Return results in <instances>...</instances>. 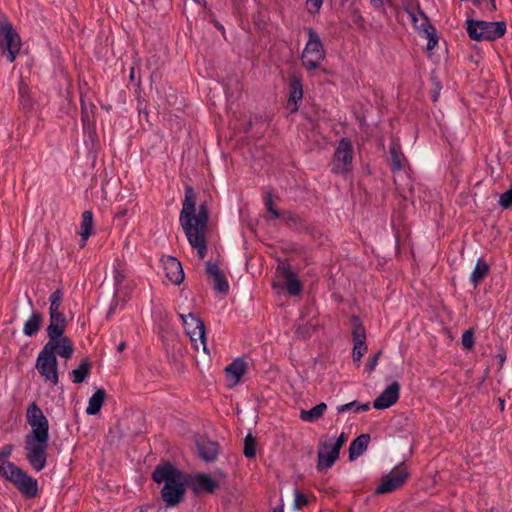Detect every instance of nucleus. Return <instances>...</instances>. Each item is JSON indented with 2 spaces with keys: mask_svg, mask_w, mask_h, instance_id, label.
I'll list each match as a JSON object with an SVG mask.
<instances>
[{
  "mask_svg": "<svg viewBox=\"0 0 512 512\" xmlns=\"http://www.w3.org/2000/svg\"><path fill=\"white\" fill-rule=\"evenodd\" d=\"M196 199L192 187L185 188V196L182 203L179 221L192 248L197 250L198 257L204 259L207 254V224L208 210L205 205H200L195 214Z\"/></svg>",
  "mask_w": 512,
  "mask_h": 512,
  "instance_id": "1",
  "label": "nucleus"
},
{
  "mask_svg": "<svg viewBox=\"0 0 512 512\" xmlns=\"http://www.w3.org/2000/svg\"><path fill=\"white\" fill-rule=\"evenodd\" d=\"M152 479L157 484H163L161 497L167 506L173 507L182 501L187 478L170 462L158 464L152 473Z\"/></svg>",
  "mask_w": 512,
  "mask_h": 512,
  "instance_id": "2",
  "label": "nucleus"
},
{
  "mask_svg": "<svg viewBox=\"0 0 512 512\" xmlns=\"http://www.w3.org/2000/svg\"><path fill=\"white\" fill-rule=\"evenodd\" d=\"M13 450L12 444L0 448V476L12 483L25 498H35L39 492L38 481L10 461Z\"/></svg>",
  "mask_w": 512,
  "mask_h": 512,
  "instance_id": "3",
  "label": "nucleus"
},
{
  "mask_svg": "<svg viewBox=\"0 0 512 512\" xmlns=\"http://www.w3.org/2000/svg\"><path fill=\"white\" fill-rule=\"evenodd\" d=\"M305 31L308 35V41L302 51L301 62L302 66L308 72H311L321 67L326 52L317 32L311 27L306 28Z\"/></svg>",
  "mask_w": 512,
  "mask_h": 512,
  "instance_id": "4",
  "label": "nucleus"
},
{
  "mask_svg": "<svg viewBox=\"0 0 512 512\" xmlns=\"http://www.w3.org/2000/svg\"><path fill=\"white\" fill-rule=\"evenodd\" d=\"M466 24L468 36L475 41H493L506 32V24L503 21L487 22L468 19Z\"/></svg>",
  "mask_w": 512,
  "mask_h": 512,
  "instance_id": "5",
  "label": "nucleus"
},
{
  "mask_svg": "<svg viewBox=\"0 0 512 512\" xmlns=\"http://www.w3.org/2000/svg\"><path fill=\"white\" fill-rule=\"evenodd\" d=\"M48 447L49 439L37 440L25 437V457L31 468L36 472H40L46 467Z\"/></svg>",
  "mask_w": 512,
  "mask_h": 512,
  "instance_id": "6",
  "label": "nucleus"
},
{
  "mask_svg": "<svg viewBox=\"0 0 512 512\" xmlns=\"http://www.w3.org/2000/svg\"><path fill=\"white\" fill-rule=\"evenodd\" d=\"M354 149L350 139L342 138L334 151L331 172L346 176L353 169Z\"/></svg>",
  "mask_w": 512,
  "mask_h": 512,
  "instance_id": "7",
  "label": "nucleus"
},
{
  "mask_svg": "<svg viewBox=\"0 0 512 512\" xmlns=\"http://www.w3.org/2000/svg\"><path fill=\"white\" fill-rule=\"evenodd\" d=\"M20 46V37L13 26L8 22L2 23L0 25V50L8 62L15 61Z\"/></svg>",
  "mask_w": 512,
  "mask_h": 512,
  "instance_id": "8",
  "label": "nucleus"
},
{
  "mask_svg": "<svg viewBox=\"0 0 512 512\" xmlns=\"http://www.w3.org/2000/svg\"><path fill=\"white\" fill-rule=\"evenodd\" d=\"M27 423L31 427V432L25 437L40 439H49V423L36 403H31L26 411Z\"/></svg>",
  "mask_w": 512,
  "mask_h": 512,
  "instance_id": "9",
  "label": "nucleus"
},
{
  "mask_svg": "<svg viewBox=\"0 0 512 512\" xmlns=\"http://www.w3.org/2000/svg\"><path fill=\"white\" fill-rule=\"evenodd\" d=\"M408 477L409 472L404 464L394 467L387 475L381 478V483L376 488L375 494H387L399 489Z\"/></svg>",
  "mask_w": 512,
  "mask_h": 512,
  "instance_id": "10",
  "label": "nucleus"
},
{
  "mask_svg": "<svg viewBox=\"0 0 512 512\" xmlns=\"http://www.w3.org/2000/svg\"><path fill=\"white\" fill-rule=\"evenodd\" d=\"M35 367L46 382H50L53 385L58 384V361L56 356L41 349L37 356Z\"/></svg>",
  "mask_w": 512,
  "mask_h": 512,
  "instance_id": "11",
  "label": "nucleus"
},
{
  "mask_svg": "<svg viewBox=\"0 0 512 512\" xmlns=\"http://www.w3.org/2000/svg\"><path fill=\"white\" fill-rule=\"evenodd\" d=\"M180 318L191 341L196 343L199 340L203 351L208 354L205 326L202 320L192 313L180 314Z\"/></svg>",
  "mask_w": 512,
  "mask_h": 512,
  "instance_id": "12",
  "label": "nucleus"
},
{
  "mask_svg": "<svg viewBox=\"0 0 512 512\" xmlns=\"http://www.w3.org/2000/svg\"><path fill=\"white\" fill-rule=\"evenodd\" d=\"M42 349L51 355L56 357L60 356L61 358L68 360L74 353V344L66 335L50 337Z\"/></svg>",
  "mask_w": 512,
  "mask_h": 512,
  "instance_id": "13",
  "label": "nucleus"
},
{
  "mask_svg": "<svg viewBox=\"0 0 512 512\" xmlns=\"http://www.w3.org/2000/svg\"><path fill=\"white\" fill-rule=\"evenodd\" d=\"M277 273L282 278L286 290L291 296H298L302 292L303 284L291 270L289 263L286 261L279 262Z\"/></svg>",
  "mask_w": 512,
  "mask_h": 512,
  "instance_id": "14",
  "label": "nucleus"
},
{
  "mask_svg": "<svg viewBox=\"0 0 512 512\" xmlns=\"http://www.w3.org/2000/svg\"><path fill=\"white\" fill-rule=\"evenodd\" d=\"M289 98L287 102V109L290 113L298 111L303 99V83L302 77L297 74H292L288 79Z\"/></svg>",
  "mask_w": 512,
  "mask_h": 512,
  "instance_id": "15",
  "label": "nucleus"
},
{
  "mask_svg": "<svg viewBox=\"0 0 512 512\" xmlns=\"http://www.w3.org/2000/svg\"><path fill=\"white\" fill-rule=\"evenodd\" d=\"M400 397V384L397 381L392 382L384 391L373 401L376 409H387L394 405Z\"/></svg>",
  "mask_w": 512,
  "mask_h": 512,
  "instance_id": "16",
  "label": "nucleus"
},
{
  "mask_svg": "<svg viewBox=\"0 0 512 512\" xmlns=\"http://www.w3.org/2000/svg\"><path fill=\"white\" fill-rule=\"evenodd\" d=\"M340 450L336 449L331 443L324 442L318 450L317 469L324 471L331 468L339 458Z\"/></svg>",
  "mask_w": 512,
  "mask_h": 512,
  "instance_id": "17",
  "label": "nucleus"
},
{
  "mask_svg": "<svg viewBox=\"0 0 512 512\" xmlns=\"http://www.w3.org/2000/svg\"><path fill=\"white\" fill-rule=\"evenodd\" d=\"M197 450L202 460L205 462H213L217 459L219 446L214 441L201 439L197 441Z\"/></svg>",
  "mask_w": 512,
  "mask_h": 512,
  "instance_id": "18",
  "label": "nucleus"
},
{
  "mask_svg": "<svg viewBox=\"0 0 512 512\" xmlns=\"http://www.w3.org/2000/svg\"><path fill=\"white\" fill-rule=\"evenodd\" d=\"M67 324H68V321L64 314L49 315V324L46 329L48 338L60 337V336L65 335V330L67 328Z\"/></svg>",
  "mask_w": 512,
  "mask_h": 512,
  "instance_id": "19",
  "label": "nucleus"
},
{
  "mask_svg": "<svg viewBox=\"0 0 512 512\" xmlns=\"http://www.w3.org/2000/svg\"><path fill=\"white\" fill-rule=\"evenodd\" d=\"M248 365L247 363L241 359L237 358L233 360L226 368L225 372L228 377H231L233 379V383L230 384V386L237 385L242 376L247 372Z\"/></svg>",
  "mask_w": 512,
  "mask_h": 512,
  "instance_id": "20",
  "label": "nucleus"
},
{
  "mask_svg": "<svg viewBox=\"0 0 512 512\" xmlns=\"http://www.w3.org/2000/svg\"><path fill=\"white\" fill-rule=\"evenodd\" d=\"M165 265L168 279L179 285L184 280V272L180 261L174 257H169Z\"/></svg>",
  "mask_w": 512,
  "mask_h": 512,
  "instance_id": "21",
  "label": "nucleus"
},
{
  "mask_svg": "<svg viewBox=\"0 0 512 512\" xmlns=\"http://www.w3.org/2000/svg\"><path fill=\"white\" fill-rule=\"evenodd\" d=\"M370 441V436L368 434H361L357 438H355L349 446V459L350 461L355 460L363 452L367 449Z\"/></svg>",
  "mask_w": 512,
  "mask_h": 512,
  "instance_id": "22",
  "label": "nucleus"
},
{
  "mask_svg": "<svg viewBox=\"0 0 512 512\" xmlns=\"http://www.w3.org/2000/svg\"><path fill=\"white\" fill-rule=\"evenodd\" d=\"M43 323V315L40 312H32L29 318L24 322L23 333L28 337L35 336Z\"/></svg>",
  "mask_w": 512,
  "mask_h": 512,
  "instance_id": "23",
  "label": "nucleus"
},
{
  "mask_svg": "<svg viewBox=\"0 0 512 512\" xmlns=\"http://www.w3.org/2000/svg\"><path fill=\"white\" fill-rule=\"evenodd\" d=\"M489 273V265L482 259L479 258L475 264V267L470 275V283L474 288H477L478 285L485 279V277Z\"/></svg>",
  "mask_w": 512,
  "mask_h": 512,
  "instance_id": "24",
  "label": "nucleus"
},
{
  "mask_svg": "<svg viewBox=\"0 0 512 512\" xmlns=\"http://www.w3.org/2000/svg\"><path fill=\"white\" fill-rule=\"evenodd\" d=\"M420 34L428 40L427 50H433L438 44V37L435 28L429 23L428 19H424L419 25Z\"/></svg>",
  "mask_w": 512,
  "mask_h": 512,
  "instance_id": "25",
  "label": "nucleus"
},
{
  "mask_svg": "<svg viewBox=\"0 0 512 512\" xmlns=\"http://www.w3.org/2000/svg\"><path fill=\"white\" fill-rule=\"evenodd\" d=\"M405 157L401 152L400 145L393 142L390 147V165L393 171H401L405 167Z\"/></svg>",
  "mask_w": 512,
  "mask_h": 512,
  "instance_id": "26",
  "label": "nucleus"
},
{
  "mask_svg": "<svg viewBox=\"0 0 512 512\" xmlns=\"http://www.w3.org/2000/svg\"><path fill=\"white\" fill-rule=\"evenodd\" d=\"M106 396V392L104 389H98L90 398L88 402V406L86 408V413L88 415H96L104 402Z\"/></svg>",
  "mask_w": 512,
  "mask_h": 512,
  "instance_id": "27",
  "label": "nucleus"
},
{
  "mask_svg": "<svg viewBox=\"0 0 512 512\" xmlns=\"http://www.w3.org/2000/svg\"><path fill=\"white\" fill-rule=\"evenodd\" d=\"M93 228V213L90 210H86L82 213L81 220V231L80 236L83 241L82 247L85 245V242L89 239L92 233Z\"/></svg>",
  "mask_w": 512,
  "mask_h": 512,
  "instance_id": "28",
  "label": "nucleus"
},
{
  "mask_svg": "<svg viewBox=\"0 0 512 512\" xmlns=\"http://www.w3.org/2000/svg\"><path fill=\"white\" fill-rule=\"evenodd\" d=\"M91 367H92V365H91L90 361L87 358L84 359L80 363L78 368L73 369L71 371V375L73 376V383H75V384L82 383L89 376Z\"/></svg>",
  "mask_w": 512,
  "mask_h": 512,
  "instance_id": "29",
  "label": "nucleus"
},
{
  "mask_svg": "<svg viewBox=\"0 0 512 512\" xmlns=\"http://www.w3.org/2000/svg\"><path fill=\"white\" fill-rule=\"evenodd\" d=\"M326 409H327V405L322 402V403L314 406L312 409H310L308 411L301 410L300 418L306 422H315L320 417H322V415L324 414Z\"/></svg>",
  "mask_w": 512,
  "mask_h": 512,
  "instance_id": "30",
  "label": "nucleus"
},
{
  "mask_svg": "<svg viewBox=\"0 0 512 512\" xmlns=\"http://www.w3.org/2000/svg\"><path fill=\"white\" fill-rule=\"evenodd\" d=\"M351 325L353 342H366V332L360 318L352 316Z\"/></svg>",
  "mask_w": 512,
  "mask_h": 512,
  "instance_id": "31",
  "label": "nucleus"
},
{
  "mask_svg": "<svg viewBox=\"0 0 512 512\" xmlns=\"http://www.w3.org/2000/svg\"><path fill=\"white\" fill-rule=\"evenodd\" d=\"M369 409H370L369 403H360L356 400L337 407L338 413L350 412V411L358 413V412L368 411Z\"/></svg>",
  "mask_w": 512,
  "mask_h": 512,
  "instance_id": "32",
  "label": "nucleus"
},
{
  "mask_svg": "<svg viewBox=\"0 0 512 512\" xmlns=\"http://www.w3.org/2000/svg\"><path fill=\"white\" fill-rule=\"evenodd\" d=\"M196 480L198 486L209 493H213L218 486L217 482L206 474H199Z\"/></svg>",
  "mask_w": 512,
  "mask_h": 512,
  "instance_id": "33",
  "label": "nucleus"
},
{
  "mask_svg": "<svg viewBox=\"0 0 512 512\" xmlns=\"http://www.w3.org/2000/svg\"><path fill=\"white\" fill-rule=\"evenodd\" d=\"M404 10L408 15L419 13L421 16V22L424 19H428L424 11L421 9L420 4L417 0H408L404 3Z\"/></svg>",
  "mask_w": 512,
  "mask_h": 512,
  "instance_id": "34",
  "label": "nucleus"
},
{
  "mask_svg": "<svg viewBox=\"0 0 512 512\" xmlns=\"http://www.w3.org/2000/svg\"><path fill=\"white\" fill-rule=\"evenodd\" d=\"M243 453L247 458H254L256 455V441L251 434H248L244 439Z\"/></svg>",
  "mask_w": 512,
  "mask_h": 512,
  "instance_id": "35",
  "label": "nucleus"
},
{
  "mask_svg": "<svg viewBox=\"0 0 512 512\" xmlns=\"http://www.w3.org/2000/svg\"><path fill=\"white\" fill-rule=\"evenodd\" d=\"M212 279L214 282L213 287L216 291L224 294L229 291V283L224 273Z\"/></svg>",
  "mask_w": 512,
  "mask_h": 512,
  "instance_id": "36",
  "label": "nucleus"
},
{
  "mask_svg": "<svg viewBox=\"0 0 512 512\" xmlns=\"http://www.w3.org/2000/svg\"><path fill=\"white\" fill-rule=\"evenodd\" d=\"M353 344V361L359 363L361 358L367 352L368 347L366 342H353Z\"/></svg>",
  "mask_w": 512,
  "mask_h": 512,
  "instance_id": "37",
  "label": "nucleus"
},
{
  "mask_svg": "<svg viewBox=\"0 0 512 512\" xmlns=\"http://www.w3.org/2000/svg\"><path fill=\"white\" fill-rule=\"evenodd\" d=\"M308 505V498L305 494L301 493L299 490H294V501L293 506L296 510H301L305 506Z\"/></svg>",
  "mask_w": 512,
  "mask_h": 512,
  "instance_id": "38",
  "label": "nucleus"
},
{
  "mask_svg": "<svg viewBox=\"0 0 512 512\" xmlns=\"http://www.w3.org/2000/svg\"><path fill=\"white\" fill-rule=\"evenodd\" d=\"M264 205L267 211L270 213L271 218H280L281 213L273 207V200L270 193H266L264 196Z\"/></svg>",
  "mask_w": 512,
  "mask_h": 512,
  "instance_id": "39",
  "label": "nucleus"
},
{
  "mask_svg": "<svg viewBox=\"0 0 512 512\" xmlns=\"http://www.w3.org/2000/svg\"><path fill=\"white\" fill-rule=\"evenodd\" d=\"M462 346L465 349H471L475 344L474 332L472 329L464 331L461 338Z\"/></svg>",
  "mask_w": 512,
  "mask_h": 512,
  "instance_id": "40",
  "label": "nucleus"
},
{
  "mask_svg": "<svg viewBox=\"0 0 512 512\" xmlns=\"http://www.w3.org/2000/svg\"><path fill=\"white\" fill-rule=\"evenodd\" d=\"M499 204L504 209L512 207V188L501 194Z\"/></svg>",
  "mask_w": 512,
  "mask_h": 512,
  "instance_id": "41",
  "label": "nucleus"
},
{
  "mask_svg": "<svg viewBox=\"0 0 512 512\" xmlns=\"http://www.w3.org/2000/svg\"><path fill=\"white\" fill-rule=\"evenodd\" d=\"M322 4H323V0H307L306 1L307 11L310 14H317L321 9Z\"/></svg>",
  "mask_w": 512,
  "mask_h": 512,
  "instance_id": "42",
  "label": "nucleus"
},
{
  "mask_svg": "<svg viewBox=\"0 0 512 512\" xmlns=\"http://www.w3.org/2000/svg\"><path fill=\"white\" fill-rule=\"evenodd\" d=\"M206 273L211 278H214V277H217V276L223 274V272L221 271L219 266L216 263H212L210 261H208L206 263Z\"/></svg>",
  "mask_w": 512,
  "mask_h": 512,
  "instance_id": "43",
  "label": "nucleus"
},
{
  "mask_svg": "<svg viewBox=\"0 0 512 512\" xmlns=\"http://www.w3.org/2000/svg\"><path fill=\"white\" fill-rule=\"evenodd\" d=\"M380 356H381V351H379L378 353H376L374 356L372 357H369L368 361H367V364L365 366V370L368 372V373H371L372 371L375 370V368L377 367L378 365V362H379V359H380Z\"/></svg>",
  "mask_w": 512,
  "mask_h": 512,
  "instance_id": "44",
  "label": "nucleus"
},
{
  "mask_svg": "<svg viewBox=\"0 0 512 512\" xmlns=\"http://www.w3.org/2000/svg\"><path fill=\"white\" fill-rule=\"evenodd\" d=\"M476 5H483L488 11L496 10L495 0H474Z\"/></svg>",
  "mask_w": 512,
  "mask_h": 512,
  "instance_id": "45",
  "label": "nucleus"
},
{
  "mask_svg": "<svg viewBox=\"0 0 512 512\" xmlns=\"http://www.w3.org/2000/svg\"><path fill=\"white\" fill-rule=\"evenodd\" d=\"M63 292L61 289H56L49 296V303H62Z\"/></svg>",
  "mask_w": 512,
  "mask_h": 512,
  "instance_id": "46",
  "label": "nucleus"
},
{
  "mask_svg": "<svg viewBox=\"0 0 512 512\" xmlns=\"http://www.w3.org/2000/svg\"><path fill=\"white\" fill-rule=\"evenodd\" d=\"M348 440V435L345 432H342L334 443H331L336 449L341 450L342 446Z\"/></svg>",
  "mask_w": 512,
  "mask_h": 512,
  "instance_id": "47",
  "label": "nucleus"
},
{
  "mask_svg": "<svg viewBox=\"0 0 512 512\" xmlns=\"http://www.w3.org/2000/svg\"><path fill=\"white\" fill-rule=\"evenodd\" d=\"M62 303H50L49 315H60L64 314L61 310Z\"/></svg>",
  "mask_w": 512,
  "mask_h": 512,
  "instance_id": "48",
  "label": "nucleus"
},
{
  "mask_svg": "<svg viewBox=\"0 0 512 512\" xmlns=\"http://www.w3.org/2000/svg\"><path fill=\"white\" fill-rule=\"evenodd\" d=\"M125 276L123 274L122 271H120L119 269H115L114 271V281H115V286L116 287H119L123 280H124Z\"/></svg>",
  "mask_w": 512,
  "mask_h": 512,
  "instance_id": "49",
  "label": "nucleus"
},
{
  "mask_svg": "<svg viewBox=\"0 0 512 512\" xmlns=\"http://www.w3.org/2000/svg\"><path fill=\"white\" fill-rule=\"evenodd\" d=\"M409 17H410V20H411L414 28L416 30H418V32L420 33V28H419L420 23H418V22H419V17L421 18V16L419 15V13H414L412 15H409Z\"/></svg>",
  "mask_w": 512,
  "mask_h": 512,
  "instance_id": "50",
  "label": "nucleus"
},
{
  "mask_svg": "<svg viewBox=\"0 0 512 512\" xmlns=\"http://www.w3.org/2000/svg\"><path fill=\"white\" fill-rule=\"evenodd\" d=\"M280 217H282V220L284 222H288V221L295 222L296 221V216L293 215L291 212H288V211H285V212L281 213Z\"/></svg>",
  "mask_w": 512,
  "mask_h": 512,
  "instance_id": "51",
  "label": "nucleus"
},
{
  "mask_svg": "<svg viewBox=\"0 0 512 512\" xmlns=\"http://www.w3.org/2000/svg\"><path fill=\"white\" fill-rule=\"evenodd\" d=\"M370 1H371V4L373 5V7H375V8H382L384 6L383 0H370Z\"/></svg>",
  "mask_w": 512,
  "mask_h": 512,
  "instance_id": "52",
  "label": "nucleus"
},
{
  "mask_svg": "<svg viewBox=\"0 0 512 512\" xmlns=\"http://www.w3.org/2000/svg\"><path fill=\"white\" fill-rule=\"evenodd\" d=\"M126 348V343L125 342H121L118 347H117V351L118 352H123Z\"/></svg>",
  "mask_w": 512,
  "mask_h": 512,
  "instance_id": "53",
  "label": "nucleus"
},
{
  "mask_svg": "<svg viewBox=\"0 0 512 512\" xmlns=\"http://www.w3.org/2000/svg\"><path fill=\"white\" fill-rule=\"evenodd\" d=\"M24 90H25L24 86L21 85L19 87V94H20L21 97H23Z\"/></svg>",
  "mask_w": 512,
  "mask_h": 512,
  "instance_id": "54",
  "label": "nucleus"
},
{
  "mask_svg": "<svg viewBox=\"0 0 512 512\" xmlns=\"http://www.w3.org/2000/svg\"><path fill=\"white\" fill-rule=\"evenodd\" d=\"M273 512H284L283 506L275 508Z\"/></svg>",
  "mask_w": 512,
  "mask_h": 512,
  "instance_id": "55",
  "label": "nucleus"
},
{
  "mask_svg": "<svg viewBox=\"0 0 512 512\" xmlns=\"http://www.w3.org/2000/svg\"><path fill=\"white\" fill-rule=\"evenodd\" d=\"M500 406H501L502 409L504 408V401L503 400H501Z\"/></svg>",
  "mask_w": 512,
  "mask_h": 512,
  "instance_id": "56",
  "label": "nucleus"
},
{
  "mask_svg": "<svg viewBox=\"0 0 512 512\" xmlns=\"http://www.w3.org/2000/svg\"><path fill=\"white\" fill-rule=\"evenodd\" d=\"M348 1H349V0H341V3H342V4H345V3H347Z\"/></svg>",
  "mask_w": 512,
  "mask_h": 512,
  "instance_id": "57",
  "label": "nucleus"
}]
</instances>
